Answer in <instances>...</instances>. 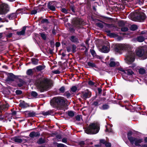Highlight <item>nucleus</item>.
<instances>
[{
	"label": "nucleus",
	"mask_w": 147,
	"mask_h": 147,
	"mask_svg": "<svg viewBox=\"0 0 147 147\" xmlns=\"http://www.w3.org/2000/svg\"><path fill=\"white\" fill-rule=\"evenodd\" d=\"M52 84V81L46 78L39 79L37 81L36 83L37 88L41 92L47 90Z\"/></svg>",
	"instance_id": "f257e3e1"
},
{
	"label": "nucleus",
	"mask_w": 147,
	"mask_h": 147,
	"mask_svg": "<svg viewBox=\"0 0 147 147\" xmlns=\"http://www.w3.org/2000/svg\"><path fill=\"white\" fill-rule=\"evenodd\" d=\"M66 99L63 97H55L51 101L50 104L53 107L63 108L67 104Z\"/></svg>",
	"instance_id": "f03ea898"
},
{
	"label": "nucleus",
	"mask_w": 147,
	"mask_h": 147,
	"mask_svg": "<svg viewBox=\"0 0 147 147\" xmlns=\"http://www.w3.org/2000/svg\"><path fill=\"white\" fill-rule=\"evenodd\" d=\"M132 133L131 132H128L127 136L128 139L131 143L134 144L137 147H147V144H140L143 142V140L138 138L133 137L131 136Z\"/></svg>",
	"instance_id": "7ed1b4c3"
},
{
	"label": "nucleus",
	"mask_w": 147,
	"mask_h": 147,
	"mask_svg": "<svg viewBox=\"0 0 147 147\" xmlns=\"http://www.w3.org/2000/svg\"><path fill=\"white\" fill-rule=\"evenodd\" d=\"M99 126L97 124L94 123L90 124L85 130V132L88 134H95L99 131Z\"/></svg>",
	"instance_id": "20e7f679"
},
{
	"label": "nucleus",
	"mask_w": 147,
	"mask_h": 147,
	"mask_svg": "<svg viewBox=\"0 0 147 147\" xmlns=\"http://www.w3.org/2000/svg\"><path fill=\"white\" fill-rule=\"evenodd\" d=\"M129 45L123 44H117L115 45L114 49L115 51L120 54L121 53L122 51L126 50L129 47Z\"/></svg>",
	"instance_id": "39448f33"
},
{
	"label": "nucleus",
	"mask_w": 147,
	"mask_h": 147,
	"mask_svg": "<svg viewBox=\"0 0 147 147\" xmlns=\"http://www.w3.org/2000/svg\"><path fill=\"white\" fill-rule=\"evenodd\" d=\"M135 59V55L134 52L131 51L127 53L126 56V63L129 64L133 62Z\"/></svg>",
	"instance_id": "423d86ee"
},
{
	"label": "nucleus",
	"mask_w": 147,
	"mask_h": 147,
	"mask_svg": "<svg viewBox=\"0 0 147 147\" xmlns=\"http://www.w3.org/2000/svg\"><path fill=\"white\" fill-rule=\"evenodd\" d=\"M137 55L140 57H141L143 60L147 58V53L144 51L142 48H139L136 50Z\"/></svg>",
	"instance_id": "0eeeda50"
},
{
	"label": "nucleus",
	"mask_w": 147,
	"mask_h": 147,
	"mask_svg": "<svg viewBox=\"0 0 147 147\" xmlns=\"http://www.w3.org/2000/svg\"><path fill=\"white\" fill-rule=\"evenodd\" d=\"M133 73V71L131 69L126 70H125V74L122 75L123 78L125 80L130 81L129 78L131 77V75Z\"/></svg>",
	"instance_id": "6e6552de"
},
{
	"label": "nucleus",
	"mask_w": 147,
	"mask_h": 147,
	"mask_svg": "<svg viewBox=\"0 0 147 147\" xmlns=\"http://www.w3.org/2000/svg\"><path fill=\"white\" fill-rule=\"evenodd\" d=\"M8 10V5L3 3L0 5V14H3L6 13Z\"/></svg>",
	"instance_id": "1a4fd4ad"
},
{
	"label": "nucleus",
	"mask_w": 147,
	"mask_h": 147,
	"mask_svg": "<svg viewBox=\"0 0 147 147\" xmlns=\"http://www.w3.org/2000/svg\"><path fill=\"white\" fill-rule=\"evenodd\" d=\"M91 96V93L90 92H83L81 94V98L84 100L90 98Z\"/></svg>",
	"instance_id": "9d476101"
},
{
	"label": "nucleus",
	"mask_w": 147,
	"mask_h": 147,
	"mask_svg": "<svg viewBox=\"0 0 147 147\" xmlns=\"http://www.w3.org/2000/svg\"><path fill=\"white\" fill-rule=\"evenodd\" d=\"M56 2L54 1L49 2L48 4V7L52 11H55V9Z\"/></svg>",
	"instance_id": "9b49d317"
},
{
	"label": "nucleus",
	"mask_w": 147,
	"mask_h": 147,
	"mask_svg": "<svg viewBox=\"0 0 147 147\" xmlns=\"http://www.w3.org/2000/svg\"><path fill=\"white\" fill-rule=\"evenodd\" d=\"M145 14L143 13H141L140 15L137 17L138 21L140 22H143L146 18Z\"/></svg>",
	"instance_id": "f8f14e48"
},
{
	"label": "nucleus",
	"mask_w": 147,
	"mask_h": 147,
	"mask_svg": "<svg viewBox=\"0 0 147 147\" xmlns=\"http://www.w3.org/2000/svg\"><path fill=\"white\" fill-rule=\"evenodd\" d=\"M101 52L102 53H107L109 52L110 51V47L108 46H103L102 48L100 49Z\"/></svg>",
	"instance_id": "ddd939ff"
},
{
	"label": "nucleus",
	"mask_w": 147,
	"mask_h": 147,
	"mask_svg": "<svg viewBox=\"0 0 147 147\" xmlns=\"http://www.w3.org/2000/svg\"><path fill=\"white\" fill-rule=\"evenodd\" d=\"M114 60V59L111 58L110 59V63H109V66L110 67H114L116 65L117 66L119 65V63L118 62H115L113 61Z\"/></svg>",
	"instance_id": "4468645a"
},
{
	"label": "nucleus",
	"mask_w": 147,
	"mask_h": 147,
	"mask_svg": "<svg viewBox=\"0 0 147 147\" xmlns=\"http://www.w3.org/2000/svg\"><path fill=\"white\" fill-rule=\"evenodd\" d=\"M26 27L24 26L23 27L22 29L20 31H18L17 32L16 34L18 36L24 35L25 33V31L26 29Z\"/></svg>",
	"instance_id": "2eb2a0df"
},
{
	"label": "nucleus",
	"mask_w": 147,
	"mask_h": 147,
	"mask_svg": "<svg viewBox=\"0 0 147 147\" xmlns=\"http://www.w3.org/2000/svg\"><path fill=\"white\" fill-rule=\"evenodd\" d=\"M146 36H144L140 35L139 36L137 37L136 40L137 41L139 42H143L146 39Z\"/></svg>",
	"instance_id": "dca6fc26"
},
{
	"label": "nucleus",
	"mask_w": 147,
	"mask_h": 147,
	"mask_svg": "<svg viewBox=\"0 0 147 147\" xmlns=\"http://www.w3.org/2000/svg\"><path fill=\"white\" fill-rule=\"evenodd\" d=\"M17 78L16 76L14 75L12 73H10L9 74L8 76L9 80L10 81H13L15 79Z\"/></svg>",
	"instance_id": "f3484780"
},
{
	"label": "nucleus",
	"mask_w": 147,
	"mask_h": 147,
	"mask_svg": "<svg viewBox=\"0 0 147 147\" xmlns=\"http://www.w3.org/2000/svg\"><path fill=\"white\" fill-rule=\"evenodd\" d=\"M12 140L17 143H21L22 142V140L18 137L13 138Z\"/></svg>",
	"instance_id": "a211bd4d"
},
{
	"label": "nucleus",
	"mask_w": 147,
	"mask_h": 147,
	"mask_svg": "<svg viewBox=\"0 0 147 147\" xmlns=\"http://www.w3.org/2000/svg\"><path fill=\"white\" fill-rule=\"evenodd\" d=\"M40 134L38 132H36L34 131L30 133L29 134L30 136L32 138L38 136Z\"/></svg>",
	"instance_id": "6ab92c4d"
},
{
	"label": "nucleus",
	"mask_w": 147,
	"mask_h": 147,
	"mask_svg": "<svg viewBox=\"0 0 147 147\" xmlns=\"http://www.w3.org/2000/svg\"><path fill=\"white\" fill-rule=\"evenodd\" d=\"M20 106L22 108H25L29 106L28 104L26 103L24 101L20 102Z\"/></svg>",
	"instance_id": "aec40b11"
},
{
	"label": "nucleus",
	"mask_w": 147,
	"mask_h": 147,
	"mask_svg": "<svg viewBox=\"0 0 147 147\" xmlns=\"http://www.w3.org/2000/svg\"><path fill=\"white\" fill-rule=\"evenodd\" d=\"M101 101V100H97L96 101H94L92 105L95 106H98L102 103Z\"/></svg>",
	"instance_id": "412c9836"
},
{
	"label": "nucleus",
	"mask_w": 147,
	"mask_h": 147,
	"mask_svg": "<svg viewBox=\"0 0 147 147\" xmlns=\"http://www.w3.org/2000/svg\"><path fill=\"white\" fill-rule=\"evenodd\" d=\"M17 17V14L15 13H13L10 14L8 18L10 20H12Z\"/></svg>",
	"instance_id": "4be33fe9"
},
{
	"label": "nucleus",
	"mask_w": 147,
	"mask_h": 147,
	"mask_svg": "<svg viewBox=\"0 0 147 147\" xmlns=\"http://www.w3.org/2000/svg\"><path fill=\"white\" fill-rule=\"evenodd\" d=\"M70 39L72 42H78V38L74 36H71Z\"/></svg>",
	"instance_id": "5701e85b"
},
{
	"label": "nucleus",
	"mask_w": 147,
	"mask_h": 147,
	"mask_svg": "<svg viewBox=\"0 0 147 147\" xmlns=\"http://www.w3.org/2000/svg\"><path fill=\"white\" fill-rule=\"evenodd\" d=\"M35 115V113L34 112H30L28 113L27 116L28 117H33Z\"/></svg>",
	"instance_id": "b1692460"
},
{
	"label": "nucleus",
	"mask_w": 147,
	"mask_h": 147,
	"mask_svg": "<svg viewBox=\"0 0 147 147\" xmlns=\"http://www.w3.org/2000/svg\"><path fill=\"white\" fill-rule=\"evenodd\" d=\"M32 63L34 65H37L38 62V60L35 58H32L31 59Z\"/></svg>",
	"instance_id": "393cba45"
},
{
	"label": "nucleus",
	"mask_w": 147,
	"mask_h": 147,
	"mask_svg": "<svg viewBox=\"0 0 147 147\" xmlns=\"http://www.w3.org/2000/svg\"><path fill=\"white\" fill-rule=\"evenodd\" d=\"M138 28L137 26L136 25H133L131 26L130 29L131 30L134 31Z\"/></svg>",
	"instance_id": "a878e982"
},
{
	"label": "nucleus",
	"mask_w": 147,
	"mask_h": 147,
	"mask_svg": "<svg viewBox=\"0 0 147 147\" xmlns=\"http://www.w3.org/2000/svg\"><path fill=\"white\" fill-rule=\"evenodd\" d=\"M9 106L8 104H6V105H4L1 107V109L3 110H5L7 109Z\"/></svg>",
	"instance_id": "bb28decb"
},
{
	"label": "nucleus",
	"mask_w": 147,
	"mask_h": 147,
	"mask_svg": "<svg viewBox=\"0 0 147 147\" xmlns=\"http://www.w3.org/2000/svg\"><path fill=\"white\" fill-rule=\"evenodd\" d=\"M77 89V88L75 86H72L71 88V90L72 92H75Z\"/></svg>",
	"instance_id": "cd10ccee"
},
{
	"label": "nucleus",
	"mask_w": 147,
	"mask_h": 147,
	"mask_svg": "<svg viewBox=\"0 0 147 147\" xmlns=\"http://www.w3.org/2000/svg\"><path fill=\"white\" fill-rule=\"evenodd\" d=\"M109 106L108 105H103L102 107L101 108V109L103 110H105L109 108Z\"/></svg>",
	"instance_id": "c85d7f7f"
},
{
	"label": "nucleus",
	"mask_w": 147,
	"mask_h": 147,
	"mask_svg": "<svg viewBox=\"0 0 147 147\" xmlns=\"http://www.w3.org/2000/svg\"><path fill=\"white\" fill-rule=\"evenodd\" d=\"M45 68V67L44 66L40 65L36 67V69L39 71H41L43 69Z\"/></svg>",
	"instance_id": "c756f323"
},
{
	"label": "nucleus",
	"mask_w": 147,
	"mask_h": 147,
	"mask_svg": "<svg viewBox=\"0 0 147 147\" xmlns=\"http://www.w3.org/2000/svg\"><path fill=\"white\" fill-rule=\"evenodd\" d=\"M139 71L140 74H143L145 72V70L143 68H141L139 69Z\"/></svg>",
	"instance_id": "7c9ffc66"
},
{
	"label": "nucleus",
	"mask_w": 147,
	"mask_h": 147,
	"mask_svg": "<svg viewBox=\"0 0 147 147\" xmlns=\"http://www.w3.org/2000/svg\"><path fill=\"white\" fill-rule=\"evenodd\" d=\"M68 115L70 117H72L74 115V113L72 111H69L68 113Z\"/></svg>",
	"instance_id": "2f4dec72"
},
{
	"label": "nucleus",
	"mask_w": 147,
	"mask_h": 147,
	"mask_svg": "<svg viewBox=\"0 0 147 147\" xmlns=\"http://www.w3.org/2000/svg\"><path fill=\"white\" fill-rule=\"evenodd\" d=\"M31 94L32 96L34 97H36L38 95L37 93L35 91L32 92Z\"/></svg>",
	"instance_id": "473e14b6"
},
{
	"label": "nucleus",
	"mask_w": 147,
	"mask_h": 147,
	"mask_svg": "<svg viewBox=\"0 0 147 147\" xmlns=\"http://www.w3.org/2000/svg\"><path fill=\"white\" fill-rule=\"evenodd\" d=\"M20 83L18 84V86L19 87H21L24 84V82L22 80H20Z\"/></svg>",
	"instance_id": "72a5a7b5"
},
{
	"label": "nucleus",
	"mask_w": 147,
	"mask_h": 147,
	"mask_svg": "<svg viewBox=\"0 0 147 147\" xmlns=\"http://www.w3.org/2000/svg\"><path fill=\"white\" fill-rule=\"evenodd\" d=\"M51 111H48L46 112H43L42 114L44 115H47L51 114Z\"/></svg>",
	"instance_id": "f704fd0d"
},
{
	"label": "nucleus",
	"mask_w": 147,
	"mask_h": 147,
	"mask_svg": "<svg viewBox=\"0 0 147 147\" xmlns=\"http://www.w3.org/2000/svg\"><path fill=\"white\" fill-rule=\"evenodd\" d=\"M88 65L89 66L92 67H95L96 66L94 63L91 62H88Z\"/></svg>",
	"instance_id": "c9c22d12"
},
{
	"label": "nucleus",
	"mask_w": 147,
	"mask_h": 147,
	"mask_svg": "<svg viewBox=\"0 0 147 147\" xmlns=\"http://www.w3.org/2000/svg\"><path fill=\"white\" fill-rule=\"evenodd\" d=\"M96 25L101 28H102L104 26L102 23L100 22L97 23L96 24Z\"/></svg>",
	"instance_id": "e433bc0d"
},
{
	"label": "nucleus",
	"mask_w": 147,
	"mask_h": 147,
	"mask_svg": "<svg viewBox=\"0 0 147 147\" xmlns=\"http://www.w3.org/2000/svg\"><path fill=\"white\" fill-rule=\"evenodd\" d=\"M61 11L65 13H68V10L65 8H62L61 9Z\"/></svg>",
	"instance_id": "4c0bfd02"
},
{
	"label": "nucleus",
	"mask_w": 147,
	"mask_h": 147,
	"mask_svg": "<svg viewBox=\"0 0 147 147\" xmlns=\"http://www.w3.org/2000/svg\"><path fill=\"white\" fill-rule=\"evenodd\" d=\"M38 143L39 144H42L45 142L44 140L42 138H40L38 141Z\"/></svg>",
	"instance_id": "58836bf2"
},
{
	"label": "nucleus",
	"mask_w": 147,
	"mask_h": 147,
	"mask_svg": "<svg viewBox=\"0 0 147 147\" xmlns=\"http://www.w3.org/2000/svg\"><path fill=\"white\" fill-rule=\"evenodd\" d=\"M40 35H41V37H42V38L44 40H45L46 39V35L45 34L42 33H40Z\"/></svg>",
	"instance_id": "ea45409f"
},
{
	"label": "nucleus",
	"mask_w": 147,
	"mask_h": 147,
	"mask_svg": "<svg viewBox=\"0 0 147 147\" xmlns=\"http://www.w3.org/2000/svg\"><path fill=\"white\" fill-rule=\"evenodd\" d=\"M118 24L119 26H122L124 25V23L123 21H120L119 22Z\"/></svg>",
	"instance_id": "a19ab883"
},
{
	"label": "nucleus",
	"mask_w": 147,
	"mask_h": 147,
	"mask_svg": "<svg viewBox=\"0 0 147 147\" xmlns=\"http://www.w3.org/2000/svg\"><path fill=\"white\" fill-rule=\"evenodd\" d=\"M32 69H29L27 71V74L28 75H30L32 74Z\"/></svg>",
	"instance_id": "79ce46f5"
},
{
	"label": "nucleus",
	"mask_w": 147,
	"mask_h": 147,
	"mask_svg": "<svg viewBox=\"0 0 147 147\" xmlns=\"http://www.w3.org/2000/svg\"><path fill=\"white\" fill-rule=\"evenodd\" d=\"M128 28L126 27H122L121 28V30L123 32H125L128 30Z\"/></svg>",
	"instance_id": "37998d69"
},
{
	"label": "nucleus",
	"mask_w": 147,
	"mask_h": 147,
	"mask_svg": "<svg viewBox=\"0 0 147 147\" xmlns=\"http://www.w3.org/2000/svg\"><path fill=\"white\" fill-rule=\"evenodd\" d=\"M65 95L67 98H69L71 96V94L68 91L66 92L65 93Z\"/></svg>",
	"instance_id": "c03bdc74"
},
{
	"label": "nucleus",
	"mask_w": 147,
	"mask_h": 147,
	"mask_svg": "<svg viewBox=\"0 0 147 147\" xmlns=\"http://www.w3.org/2000/svg\"><path fill=\"white\" fill-rule=\"evenodd\" d=\"M16 93L17 94L19 95L22 94V92L21 90H17L16 91Z\"/></svg>",
	"instance_id": "a18cd8bd"
},
{
	"label": "nucleus",
	"mask_w": 147,
	"mask_h": 147,
	"mask_svg": "<svg viewBox=\"0 0 147 147\" xmlns=\"http://www.w3.org/2000/svg\"><path fill=\"white\" fill-rule=\"evenodd\" d=\"M147 34V31L146 30H144L141 32V34H144V36H146V35Z\"/></svg>",
	"instance_id": "49530a36"
},
{
	"label": "nucleus",
	"mask_w": 147,
	"mask_h": 147,
	"mask_svg": "<svg viewBox=\"0 0 147 147\" xmlns=\"http://www.w3.org/2000/svg\"><path fill=\"white\" fill-rule=\"evenodd\" d=\"M105 146L107 147H111V143L109 142H106L105 144Z\"/></svg>",
	"instance_id": "de8ad7c7"
},
{
	"label": "nucleus",
	"mask_w": 147,
	"mask_h": 147,
	"mask_svg": "<svg viewBox=\"0 0 147 147\" xmlns=\"http://www.w3.org/2000/svg\"><path fill=\"white\" fill-rule=\"evenodd\" d=\"M13 34L12 33H9L7 34H6V36L7 38H10L12 36Z\"/></svg>",
	"instance_id": "09e8293b"
},
{
	"label": "nucleus",
	"mask_w": 147,
	"mask_h": 147,
	"mask_svg": "<svg viewBox=\"0 0 147 147\" xmlns=\"http://www.w3.org/2000/svg\"><path fill=\"white\" fill-rule=\"evenodd\" d=\"M81 116L80 115H77L76 117V120L78 121H80L81 119Z\"/></svg>",
	"instance_id": "8fccbe9b"
},
{
	"label": "nucleus",
	"mask_w": 147,
	"mask_h": 147,
	"mask_svg": "<svg viewBox=\"0 0 147 147\" xmlns=\"http://www.w3.org/2000/svg\"><path fill=\"white\" fill-rule=\"evenodd\" d=\"M65 145L62 144H57V147H65Z\"/></svg>",
	"instance_id": "3c124183"
},
{
	"label": "nucleus",
	"mask_w": 147,
	"mask_h": 147,
	"mask_svg": "<svg viewBox=\"0 0 147 147\" xmlns=\"http://www.w3.org/2000/svg\"><path fill=\"white\" fill-rule=\"evenodd\" d=\"M37 12V11L36 9H34L32 10L31 12V14H35Z\"/></svg>",
	"instance_id": "603ef678"
},
{
	"label": "nucleus",
	"mask_w": 147,
	"mask_h": 147,
	"mask_svg": "<svg viewBox=\"0 0 147 147\" xmlns=\"http://www.w3.org/2000/svg\"><path fill=\"white\" fill-rule=\"evenodd\" d=\"M100 142L101 143H102L104 144L106 142V141L105 140H100Z\"/></svg>",
	"instance_id": "864d4df0"
},
{
	"label": "nucleus",
	"mask_w": 147,
	"mask_h": 147,
	"mask_svg": "<svg viewBox=\"0 0 147 147\" xmlns=\"http://www.w3.org/2000/svg\"><path fill=\"white\" fill-rule=\"evenodd\" d=\"M41 22L42 23H44L45 22H48V20L47 19H43L41 21Z\"/></svg>",
	"instance_id": "5fc2aeb1"
},
{
	"label": "nucleus",
	"mask_w": 147,
	"mask_h": 147,
	"mask_svg": "<svg viewBox=\"0 0 147 147\" xmlns=\"http://www.w3.org/2000/svg\"><path fill=\"white\" fill-rule=\"evenodd\" d=\"M64 90L65 88L63 87H61L59 89V90L62 92H63L64 91Z\"/></svg>",
	"instance_id": "6e6d98bb"
},
{
	"label": "nucleus",
	"mask_w": 147,
	"mask_h": 147,
	"mask_svg": "<svg viewBox=\"0 0 147 147\" xmlns=\"http://www.w3.org/2000/svg\"><path fill=\"white\" fill-rule=\"evenodd\" d=\"M62 142L64 143H66L67 142V139L66 138H64L62 140Z\"/></svg>",
	"instance_id": "4d7b16f0"
},
{
	"label": "nucleus",
	"mask_w": 147,
	"mask_h": 147,
	"mask_svg": "<svg viewBox=\"0 0 147 147\" xmlns=\"http://www.w3.org/2000/svg\"><path fill=\"white\" fill-rule=\"evenodd\" d=\"M88 84L90 85H94V83L91 81H90L88 82Z\"/></svg>",
	"instance_id": "13d9d810"
},
{
	"label": "nucleus",
	"mask_w": 147,
	"mask_h": 147,
	"mask_svg": "<svg viewBox=\"0 0 147 147\" xmlns=\"http://www.w3.org/2000/svg\"><path fill=\"white\" fill-rule=\"evenodd\" d=\"M106 131H109V132H112L113 131L111 128L109 129H108L107 128L106 130Z\"/></svg>",
	"instance_id": "bf43d9fd"
},
{
	"label": "nucleus",
	"mask_w": 147,
	"mask_h": 147,
	"mask_svg": "<svg viewBox=\"0 0 147 147\" xmlns=\"http://www.w3.org/2000/svg\"><path fill=\"white\" fill-rule=\"evenodd\" d=\"M60 45V43L59 42H57L56 43L55 45L56 47H59Z\"/></svg>",
	"instance_id": "052dcab7"
},
{
	"label": "nucleus",
	"mask_w": 147,
	"mask_h": 147,
	"mask_svg": "<svg viewBox=\"0 0 147 147\" xmlns=\"http://www.w3.org/2000/svg\"><path fill=\"white\" fill-rule=\"evenodd\" d=\"M92 54L93 55H94L95 54V52L94 50H92L91 51Z\"/></svg>",
	"instance_id": "680f3d73"
},
{
	"label": "nucleus",
	"mask_w": 147,
	"mask_h": 147,
	"mask_svg": "<svg viewBox=\"0 0 147 147\" xmlns=\"http://www.w3.org/2000/svg\"><path fill=\"white\" fill-rule=\"evenodd\" d=\"M12 115L11 114H10L9 115V117H11V118H8L9 121H11V119H12V118H11Z\"/></svg>",
	"instance_id": "e2e57ef3"
},
{
	"label": "nucleus",
	"mask_w": 147,
	"mask_h": 147,
	"mask_svg": "<svg viewBox=\"0 0 147 147\" xmlns=\"http://www.w3.org/2000/svg\"><path fill=\"white\" fill-rule=\"evenodd\" d=\"M119 70L124 73L123 74H125V70L122 69H120Z\"/></svg>",
	"instance_id": "0e129e2a"
},
{
	"label": "nucleus",
	"mask_w": 147,
	"mask_h": 147,
	"mask_svg": "<svg viewBox=\"0 0 147 147\" xmlns=\"http://www.w3.org/2000/svg\"><path fill=\"white\" fill-rule=\"evenodd\" d=\"M144 140L145 142L146 143H147V137H144Z\"/></svg>",
	"instance_id": "69168bd1"
},
{
	"label": "nucleus",
	"mask_w": 147,
	"mask_h": 147,
	"mask_svg": "<svg viewBox=\"0 0 147 147\" xmlns=\"http://www.w3.org/2000/svg\"><path fill=\"white\" fill-rule=\"evenodd\" d=\"M16 111H14L12 112V114L13 115L16 114Z\"/></svg>",
	"instance_id": "338daca9"
},
{
	"label": "nucleus",
	"mask_w": 147,
	"mask_h": 147,
	"mask_svg": "<svg viewBox=\"0 0 147 147\" xmlns=\"http://www.w3.org/2000/svg\"><path fill=\"white\" fill-rule=\"evenodd\" d=\"M57 138L59 139H60L61 138V136H60L58 135L57 136Z\"/></svg>",
	"instance_id": "774afa93"
}]
</instances>
